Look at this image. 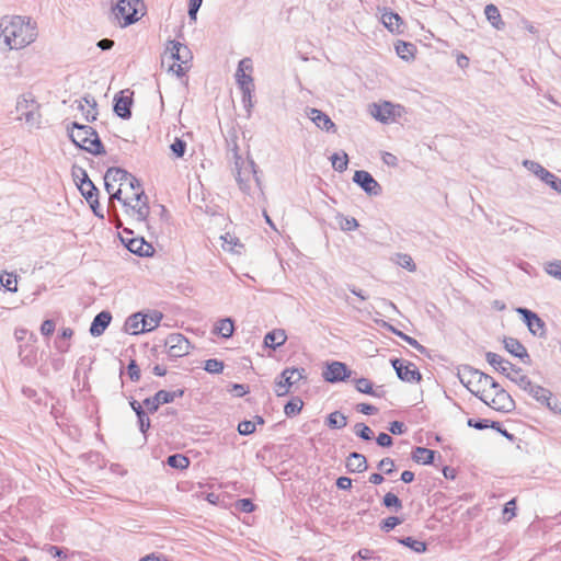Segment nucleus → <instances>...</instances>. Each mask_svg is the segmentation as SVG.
<instances>
[{
  "label": "nucleus",
  "instance_id": "nucleus-1",
  "mask_svg": "<svg viewBox=\"0 0 561 561\" xmlns=\"http://www.w3.org/2000/svg\"><path fill=\"white\" fill-rule=\"evenodd\" d=\"M37 36L36 26L30 18L5 15L0 19V49H22Z\"/></svg>",
  "mask_w": 561,
  "mask_h": 561
},
{
  "label": "nucleus",
  "instance_id": "nucleus-2",
  "mask_svg": "<svg viewBox=\"0 0 561 561\" xmlns=\"http://www.w3.org/2000/svg\"><path fill=\"white\" fill-rule=\"evenodd\" d=\"M67 130L71 141L79 148L94 156L106 153L98 133L91 126L73 122Z\"/></svg>",
  "mask_w": 561,
  "mask_h": 561
},
{
  "label": "nucleus",
  "instance_id": "nucleus-3",
  "mask_svg": "<svg viewBox=\"0 0 561 561\" xmlns=\"http://www.w3.org/2000/svg\"><path fill=\"white\" fill-rule=\"evenodd\" d=\"M457 376L460 382L481 401L486 396V389L495 385V380L490 375L469 365L460 366Z\"/></svg>",
  "mask_w": 561,
  "mask_h": 561
},
{
  "label": "nucleus",
  "instance_id": "nucleus-4",
  "mask_svg": "<svg viewBox=\"0 0 561 561\" xmlns=\"http://www.w3.org/2000/svg\"><path fill=\"white\" fill-rule=\"evenodd\" d=\"M16 118L24 121L32 128H39L42 115L39 104L31 93L21 95L15 105Z\"/></svg>",
  "mask_w": 561,
  "mask_h": 561
},
{
  "label": "nucleus",
  "instance_id": "nucleus-5",
  "mask_svg": "<svg viewBox=\"0 0 561 561\" xmlns=\"http://www.w3.org/2000/svg\"><path fill=\"white\" fill-rule=\"evenodd\" d=\"M172 59L174 62L170 66V70H172L178 77H182L185 75L186 69L184 66H186L192 60V53L190 48L178 42V41H169L164 50V56H168Z\"/></svg>",
  "mask_w": 561,
  "mask_h": 561
},
{
  "label": "nucleus",
  "instance_id": "nucleus-6",
  "mask_svg": "<svg viewBox=\"0 0 561 561\" xmlns=\"http://www.w3.org/2000/svg\"><path fill=\"white\" fill-rule=\"evenodd\" d=\"M145 8L142 0H119L113 8L115 18L123 20V26H128L140 19V11Z\"/></svg>",
  "mask_w": 561,
  "mask_h": 561
},
{
  "label": "nucleus",
  "instance_id": "nucleus-7",
  "mask_svg": "<svg viewBox=\"0 0 561 561\" xmlns=\"http://www.w3.org/2000/svg\"><path fill=\"white\" fill-rule=\"evenodd\" d=\"M490 389L494 391V396L489 399L486 394L484 400H482L488 407L503 413L512 412L515 409V401L497 381Z\"/></svg>",
  "mask_w": 561,
  "mask_h": 561
},
{
  "label": "nucleus",
  "instance_id": "nucleus-8",
  "mask_svg": "<svg viewBox=\"0 0 561 561\" xmlns=\"http://www.w3.org/2000/svg\"><path fill=\"white\" fill-rule=\"evenodd\" d=\"M255 163L253 160L244 161L241 156L238 154L237 150H234V170H236V180L239 184V187L247 192L250 188L249 182L251 176L255 179L259 183V178L256 176Z\"/></svg>",
  "mask_w": 561,
  "mask_h": 561
},
{
  "label": "nucleus",
  "instance_id": "nucleus-9",
  "mask_svg": "<svg viewBox=\"0 0 561 561\" xmlns=\"http://www.w3.org/2000/svg\"><path fill=\"white\" fill-rule=\"evenodd\" d=\"M306 378L305 368H285L275 380V393L284 397L289 393L290 387Z\"/></svg>",
  "mask_w": 561,
  "mask_h": 561
},
{
  "label": "nucleus",
  "instance_id": "nucleus-10",
  "mask_svg": "<svg viewBox=\"0 0 561 561\" xmlns=\"http://www.w3.org/2000/svg\"><path fill=\"white\" fill-rule=\"evenodd\" d=\"M516 312L522 317L529 332L540 339L547 336V327L545 321L534 311L519 307Z\"/></svg>",
  "mask_w": 561,
  "mask_h": 561
},
{
  "label": "nucleus",
  "instance_id": "nucleus-11",
  "mask_svg": "<svg viewBox=\"0 0 561 561\" xmlns=\"http://www.w3.org/2000/svg\"><path fill=\"white\" fill-rule=\"evenodd\" d=\"M168 347V355L172 358H179L190 353V341L181 333H171L164 342Z\"/></svg>",
  "mask_w": 561,
  "mask_h": 561
},
{
  "label": "nucleus",
  "instance_id": "nucleus-12",
  "mask_svg": "<svg viewBox=\"0 0 561 561\" xmlns=\"http://www.w3.org/2000/svg\"><path fill=\"white\" fill-rule=\"evenodd\" d=\"M184 394V390H159L153 397L146 398L144 400V405L148 409L150 413H154L161 404L171 403L175 400V398H181Z\"/></svg>",
  "mask_w": 561,
  "mask_h": 561
},
{
  "label": "nucleus",
  "instance_id": "nucleus-13",
  "mask_svg": "<svg viewBox=\"0 0 561 561\" xmlns=\"http://www.w3.org/2000/svg\"><path fill=\"white\" fill-rule=\"evenodd\" d=\"M353 182L369 196H379L382 193L381 185L367 171H355Z\"/></svg>",
  "mask_w": 561,
  "mask_h": 561
},
{
  "label": "nucleus",
  "instance_id": "nucleus-14",
  "mask_svg": "<svg viewBox=\"0 0 561 561\" xmlns=\"http://www.w3.org/2000/svg\"><path fill=\"white\" fill-rule=\"evenodd\" d=\"M352 375V370L342 362H332L327 365L322 371V377L327 382L336 383L344 381Z\"/></svg>",
  "mask_w": 561,
  "mask_h": 561
},
{
  "label": "nucleus",
  "instance_id": "nucleus-15",
  "mask_svg": "<svg viewBox=\"0 0 561 561\" xmlns=\"http://www.w3.org/2000/svg\"><path fill=\"white\" fill-rule=\"evenodd\" d=\"M391 365L394 368L397 376L400 380L405 382H417L422 376L417 368L412 363L404 364L399 358L391 359Z\"/></svg>",
  "mask_w": 561,
  "mask_h": 561
},
{
  "label": "nucleus",
  "instance_id": "nucleus-16",
  "mask_svg": "<svg viewBox=\"0 0 561 561\" xmlns=\"http://www.w3.org/2000/svg\"><path fill=\"white\" fill-rule=\"evenodd\" d=\"M402 107L394 105L390 102H383L381 104H373L371 115L381 123H389L393 121L396 116H399Z\"/></svg>",
  "mask_w": 561,
  "mask_h": 561
},
{
  "label": "nucleus",
  "instance_id": "nucleus-17",
  "mask_svg": "<svg viewBox=\"0 0 561 561\" xmlns=\"http://www.w3.org/2000/svg\"><path fill=\"white\" fill-rule=\"evenodd\" d=\"M524 391L528 392L536 401L540 402L541 404H545L550 410L556 411L557 409V401L554 404L551 403L552 399V392L539 385H534L531 380L529 381V386L524 389Z\"/></svg>",
  "mask_w": 561,
  "mask_h": 561
},
{
  "label": "nucleus",
  "instance_id": "nucleus-18",
  "mask_svg": "<svg viewBox=\"0 0 561 561\" xmlns=\"http://www.w3.org/2000/svg\"><path fill=\"white\" fill-rule=\"evenodd\" d=\"M485 359L495 370H497L499 373H501L505 376H506V374L510 373L508 370L516 373V374L522 371V368H519V367L515 366L514 364H512L511 362L504 359L502 356H500L496 353L486 352Z\"/></svg>",
  "mask_w": 561,
  "mask_h": 561
},
{
  "label": "nucleus",
  "instance_id": "nucleus-19",
  "mask_svg": "<svg viewBox=\"0 0 561 561\" xmlns=\"http://www.w3.org/2000/svg\"><path fill=\"white\" fill-rule=\"evenodd\" d=\"M307 116L314 123L317 127L325 131H336V126L332 119L322 111L313 107L306 108Z\"/></svg>",
  "mask_w": 561,
  "mask_h": 561
},
{
  "label": "nucleus",
  "instance_id": "nucleus-20",
  "mask_svg": "<svg viewBox=\"0 0 561 561\" xmlns=\"http://www.w3.org/2000/svg\"><path fill=\"white\" fill-rule=\"evenodd\" d=\"M127 250L139 256H151L154 249L150 243H147L144 238L122 239Z\"/></svg>",
  "mask_w": 561,
  "mask_h": 561
},
{
  "label": "nucleus",
  "instance_id": "nucleus-21",
  "mask_svg": "<svg viewBox=\"0 0 561 561\" xmlns=\"http://www.w3.org/2000/svg\"><path fill=\"white\" fill-rule=\"evenodd\" d=\"M77 108L82 112L87 122H94L98 117L96 101L91 95H85L81 100L75 101Z\"/></svg>",
  "mask_w": 561,
  "mask_h": 561
},
{
  "label": "nucleus",
  "instance_id": "nucleus-22",
  "mask_svg": "<svg viewBox=\"0 0 561 561\" xmlns=\"http://www.w3.org/2000/svg\"><path fill=\"white\" fill-rule=\"evenodd\" d=\"M504 348L513 356L518 357L524 363H529L530 357L526 347L515 337H504Z\"/></svg>",
  "mask_w": 561,
  "mask_h": 561
},
{
  "label": "nucleus",
  "instance_id": "nucleus-23",
  "mask_svg": "<svg viewBox=\"0 0 561 561\" xmlns=\"http://www.w3.org/2000/svg\"><path fill=\"white\" fill-rule=\"evenodd\" d=\"M111 321H112L111 312H108V311L99 312L94 317V319L90 325V330H89L90 334L95 337L102 335L104 333V331L106 330V328L110 325Z\"/></svg>",
  "mask_w": 561,
  "mask_h": 561
},
{
  "label": "nucleus",
  "instance_id": "nucleus-24",
  "mask_svg": "<svg viewBox=\"0 0 561 561\" xmlns=\"http://www.w3.org/2000/svg\"><path fill=\"white\" fill-rule=\"evenodd\" d=\"M114 101H115V103H114L115 114L123 119L130 118V116H131L130 108L133 105L131 96L123 95V92H122L121 95L115 96Z\"/></svg>",
  "mask_w": 561,
  "mask_h": 561
},
{
  "label": "nucleus",
  "instance_id": "nucleus-25",
  "mask_svg": "<svg viewBox=\"0 0 561 561\" xmlns=\"http://www.w3.org/2000/svg\"><path fill=\"white\" fill-rule=\"evenodd\" d=\"M136 204L131 205L129 203L128 206L136 213L138 220H146L149 215V206L147 204V196L142 190L135 193Z\"/></svg>",
  "mask_w": 561,
  "mask_h": 561
},
{
  "label": "nucleus",
  "instance_id": "nucleus-26",
  "mask_svg": "<svg viewBox=\"0 0 561 561\" xmlns=\"http://www.w3.org/2000/svg\"><path fill=\"white\" fill-rule=\"evenodd\" d=\"M346 469L350 472H364L367 470V459L364 455L353 451L346 459Z\"/></svg>",
  "mask_w": 561,
  "mask_h": 561
},
{
  "label": "nucleus",
  "instance_id": "nucleus-27",
  "mask_svg": "<svg viewBox=\"0 0 561 561\" xmlns=\"http://www.w3.org/2000/svg\"><path fill=\"white\" fill-rule=\"evenodd\" d=\"M104 181L118 182L122 186L126 181H136V178L122 168H108L104 175Z\"/></svg>",
  "mask_w": 561,
  "mask_h": 561
},
{
  "label": "nucleus",
  "instance_id": "nucleus-28",
  "mask_svg": "<svg viewBox=\"0 0 561 561\" xmlns=\"http://www.w3.org/2000/svg\"><path fill=\"white\" fill-rule=\"evenodd\" d=\"M287 340V335L285 333V330L283 329H275L268 332L264 337V345L266 347L276 350L277 347L285 344Z\"/></svg>",
  "mask_w": 561,
  "mask_h": 561
},
{
  "label": "nucleus",
  "instance_id": "nucleus-29",
  "mask_svg": "<svg viewBox=\"0 0 561 561\" xmlns=\"http://www.w3.org/2000/svg\"><path fill=\"white\" fill-rule=\"evenodd\" d=\"M484 14L486 20L492 24L493 27L496 30H503L505 26V23L503 22L501 18L500 10L496 5L490 3L486 4L484 8Z\"/></svg>",
  "mask_w": 561,
  "mask_h": 561
},
{
  "label": "nucleus",
  "instance_id": "nucleus-30",
  "mask_svg": "<svg viewBox=\"0 0 561 561\" xmlns=\"http://www.w3.org/2000/svg\"><path fill=\"white\" fill-rule=\"evenodd\" d=\"M234 331V322L231 318L220 319L216 322L213 332L221 337L228 339L232 336Z\"/></svg>",
  "mask_w": 561,
  "mask_h": 561
},
{
  "label": "nucleus",
  "instance_id": "nucleus-31",
  "mask_svg": "<svg viewBox=\"0 0 561 561\" xmlns=\"http://www.w3.org/2000/svg\"><path fill=\"white\" fill-rule=\"evenodd\" d=\"M435 451L425 447H415L412 451V459L422 465H431L434 461Z\"/></svg>",
  "mask_w": 561,
  "mask_h": 561
},
{
  "label": "nucleus",
  "instance_id": "nucleus-32",
  "mask_svg": "<svg viewBox=\"0 0 561 561\" xmlns=\"http://www.w3.org/2000/svg\"><path fill=\"white\" fill-rule=\"evenodd\" d=\"M142 325V313L136 312L131 316H129L125 322V330L126 332L130 334H139L144 333V330H141Z\"/></svg>",
  "mask_w": 561,
  "mask_h": 561
},
{
  "label": "nucleus",
  "instance_id": "nucleus-33",
  "mask_svg": "<svg viewBox=\"0 0 561 561\" xmlns=\"http://www.w3.org/2000/svg\"><path fill=\"white\" fill-rule=\"evenodd\" d=\"M381 22L389 31L399 32V28L402 24V19L398 13L389 11L382 13Z\"/></svg>",
  "mask_w": 561,
  "mask_h": 561
},
{
  "label": "nucleus",
  "instance_id": "nucleus-34",
  "mask_svg": "<svg viewBox=\"0 0 561 561\" xmlns=\"http://www.w3.org/2000/svg\"><path fill=\"white\" fill-rule=\"evenodd\" d=\"M385 328L396 334L397 336L401 337L403 341H405L408 344H410L412 347L416 348L420 353L424 354L426 353V347L420 344L414 337H411L407 335L405 333L401 332L400 330L396 329L393 325L385 323Z\"/></svg>",
  "mask_w": 561,
  "mask_h": 561
},
{
  "label": "nucleus",
  "instance_id": "nucleus-35",
  "mask_svg": "<svg viewBox=\"0 0 561 561\" xmlns=\"http://www.w3.org/2000/svg\"><path fill=\"white\" fill-rule=\"evenodd\" d=\"M161 319L162 313L159 311H153L150 314H142L141 330H144V332L154 330L159 325Z\"/></svg>",
  "mask_w": 561,
  "mask_h": 561
},
{
  "label": "nucleus",
  "instance_id": "nucleus-36",
  "mask_svg": "<svg viewBox=\"0 0 561 561\" xmlns=\"http://www.w3.org/2000/svg\"><path fill=\"white\" fill-rule=\"evenodd\" d=\"M325 423L330 428L341 430L347 425V417L340 411H334L328 415Z\"/></svg>",
  "mask_w": 561,
  "mask_h": 561
},
{
  "label": "nucleus",
  "instance_id": "nucleus-37",
  "mask_svg": "<svg viewBox=\"0 0 561 561\" xmlns=\"http://www.w3.org/2000/svg\"><path fill=\"white\" fill-rule=\"evenodd\" d=\"M415 49V45H413L412 43L398 41V43L396 44V51L398 56L404 60H410L411 58H413Z\"/></svg>",
  "mask_w": 561,
  "mask_h": 561
},
{
  "label": "nucleus",
  "instance_id": "nucleus-38",
  "mask_svg": "<svg viewBox=\"0 0 561 561\" xmlns=\"http://www.w3.org/2000/svg\"><path fill=\"white\" fill-rule=\"evenodd\" d=\"M236 80L242 92L249 94V90H254L253 78L250 73L236 72Z\"/></svg>",
  "mask_w": 561,
  "mask_h": 561
},
{
  "label": "nucleus",
  "instance_id": "nucleus-39",
  "mask_svg": "<svg viewBox=\"0 0 561 561\" xmlns=\"http://www.w3.org/2000/svg\"><path fill=\"white\" fill-rule=\"evenodd\" d=\"M304 407V402L299 397H295L291 400H289L285 407H284V413L288 417H293L300 413L301 409Z\"/></svg>",
  "mask_w": 561,
  "mask_h": 561
},
{
  "label": "nucleus",
  "instance_id": "nucleus-40",
  "mask_svg": "<svg viewBox=\"0 0 561 561\" xmlns=\"http://www.w3.org/2000/svg\"><path fill=\"white\" fill-rule=\"evenodd\" d=\"M167 463L174 469H186L190 466V459L182 454H174L168 457Z\"/></svg>",
  "mask_w": 561,
  "mask_h": 561
},
{
  "label": "nucleus",
  "instance_id": "nucleus-41",
  "mask_svg": "<svg viewBox=\"0 0 561 561\" xmlns=\"http://www.w3.org/2000/svg\"><path fill=\"white\" fill-rule=\"evenodd\" d=\"M331 161L335 171L343 172L347 169L348 156L344 151H342V153L335 152L331 156Z\"/></svg>",
  "mask_w": 561,
  "mask_h": 561
},
{
  "label": "nucleus",
  "instance_id": "nucleus-42",
  "mask_svg": "<svg viewBox=\"0 0 561 561\" xmlns=\"http://www.w3.org/2000/svg\"><path fill=\"white\" fill-rule=\"evenodd\" d=\"M78 188L87 202L94 197H99V190L92 181L83 182V184H78Z\"/></svg>",
  "mask_w": 561,
  "mask_h": 561
},
{
  "label": "nucleus",
  "instance_id": "nucleus-43",
  "mask_svg": "<svg viewBox=\"0 0 561 561\" xmlns=\"http://www.w3.org/2000/svg\"><path fill=\"white\" fill-rule=\"evenodd\" d=\"M398 541L417 553L426 551V543L424 541L414 539L413 537H404L402 539H398Z\"/></svg>",
  "mask_w": 561,
  "mask_h": 561
},
{
  "label": "nucleus",
  "instance_id": "nucleus-44",
  "mask_svg": "<svg viewBox=\"0 0 561 561\" xmlns=\"http://www.w3.org/2000/svg\"><path fill=\"white\" fill-rule=\"evenodd\" d=\"M0 284L11 293H15L18 290L16 275L12 273L0 274Z\"/></svg>",
  "mask_w": 561,
  "mask_h": 561
},
{
  "label": "nucleus",
  "instance_id": "nucleus-45",
  "mask_svg": "<svg viewBox=\"0 0 561 561\" xmlns=\"http://www.w3.org/2000/svg\"><path fill=\"white\" fill-rule=\"evenodd\" d=\"M382 504L387 508H394L396 512L402 508V501L393 493L388 492L383 499Z\"/></svg>",
  "mask_w": 561,
  "mask_h": 561
},
{
  "label": "nucleus",
  "instance_id": "nucleus-46",
  "mask_svg": "<svg viewBox=\"0 0 561 561\" xmlns=\"http://www.w3.org/2000/svg\"><path fill=\"white\" fill-rule=\"evenodd\" d=\"M224 363L216 358H210L205 362L204 369L209 374H220L224 370Z\"/></svg>",
  "mask_w": 561,
  "mask_h": 561
},
{
  "label": "nucleus",
  "instance_id": "nucleus-47",
  "mask_svg": "<svg viewBox=\"0 0 561 561\" xmlns=\"http://www.w3.org/2000/svg\"><path fill=\"white\" fill-rule=\"evenodd\" d=\"M354 433L364 440H370L374 436L370 427L364 423H356L354 426Z\"/></svg>",
  "mask_w": 561,
  "mask_h": 561
},
{
  "label": "nucleus",
  "instance_id": "nucleus-48",
  "mask_svg": "<svg viewBox=\"0 0 561 561\" xmlns=\"http://www.w3.org/2000/svg\"><path fill=\"white\" fill-rule=\"evenodd\" d=\"M506 377L523 390L529 386L530 379L526 375H520V373L516 374L512 371L506 374Z\"/></svg>",
  "mask_w": 561,
  "mask_h": 561
},
{
  "label": "nucleus",
  "instance_id": "nucleus-49",
  "mask_svg": "<svg viewBox=\"0 0 561 561\" xmlns=\"http://www.w3.org/2000/svg\"><path fill=\"white\" fill-rule=\"evenodd\" d=\"M402 523L403 518L398 516H389L380 523V529L388 533Z\"/></svg>",
  "mask_w": 561,
  "mask_h": 561
},
{
  "label": "nucleus",
  "instance_id": "nucleus-50",
  "mask_svg": "<svg viewBox=\"0 0 561 561\" xmlns=\"http://www.w3.org/2000/svg\"><path fill=\"white\" fill-rule=\"evenodd\" d=\"M72 176H73V180L76 182V184H83V182H89L91 181L87 171L81 168V167H78V165H73L72 167Z\"/></svg>",
  "mask_w": 561,
  "mask_h": 561
},
{
  "label": "nucleus",
  "instance_id": "nucleus-51",
  "mask_svg": "<svg viewBox=\"0 0 561 561\" xmlns=\"http://www.w3.org/2000/svg\"><path fill=\"white\" fill-rule=\"evenodd\" d=\"M356 390L360 393L369 394L373 393V383L367 378H358L355 380Z\"/></svg>",
  "mask_w": 561,
  "mask_h": 561
},
{
  "label": "nucleus",
  "instance_id": "nucleus-52",
  "mask_svg": "<svg viewBox=\"0 0 561 561\" xmlns=\"http://www.w3.org/2000/svg\"><path fill=\"white\" fill-rule=\"evenodd\" d=\"M170 148L176 158H182L186 150V142L181 138H175Z\"/></svg>",
  "mask_w": 561,
  "mask_h": 561
},
{
  "label": "nucleus",
  "instance_id": "nucleus-53",
  "mask_svg": "<svg viewBox=\"0 0 561 561\" xmlns=\"http://www.w3.org/2000/svg\"><path fill=\"white\" fill-rule=\"evenodd\" d=\"M234 506L243 513H252L255 510V505L250 499H240L236 502Z\"/></svg>",
  "mask_w": 561,
  "mask_h": 561
},
{
  "label": "nucleus",
  "instance_id": "nucleus-54",
  "mask_svg": "<svg viewBox=\"0 0 561 561\" xmlns=\"http://www.w3.org/2000/svg\"><path fill=\"white\" fill-rule=\"evenodd\" d=\"M546 272L554 277L561 280V261H553L547 264Z\"/></svg>",
  "mask_w": 561,
  "mask_h": 561
},
{
  "label": "nucleus",
  "instance_id": "nucleus-55",
  "mask_svg": "<svg viewBox=\"0 0 561 561\" xmlns=\"http://www.w3.org/2000/svg\"><path fill=\"white\" fill-rule=\"evenodd\" d=\"M240 435L247 436L255 432V423L252 421H242L238 424Z\"/></svg>",
  "mask_w": 561,
  "mask_h": 561
},
{
  "label": "nucleus",
  "instance_id": "nucleus-56",
  "mask_svg": "<svg viewBox=\"0 0 561 561\" xmlns=\"http://www.w3.org/2000/svg\"><path fill=\"white\" fill-rule=\"evenodd\" d=\"M127 374L131 381L136 382L140 379V368L135 359H131L127 366Z\"/></svg>",
  "mask_w": 561,
  "mask_h": 561
},
{
  "label": "nucleus",
  "instance_id": "nucleus-57",
  "mask_svg": "<svg viewBox=\"0 0 561 561\" xmlns=\"http://www.w3.org/2000/svg\"><path fill=\"white\" fill-rule=\"evenodd\" d=\"M398 264L403 268H407L411 272L415 271L416 266L409 254H398Z\"/></svg>",
  "mask_w": 561,
  "mask_h": 561
},
{
  "label": "nucleus",
  "instance_id": "nucleus-58",
  "mask_svg": "<svg viewBox=\"0 0 561 561\" xmlns=\"http://www.w3.org/2000/svg\"><path fill=\"white\" fill-rule=\"evenodd\" d=\"M377 468L386 474H391L394 470V461L391 458H383L379 461Z\"/></svg>",
  "mask_w": 561,
  "mask_h": 561
},
{
  "label": "nucleus",
  "instance_id": "nucleus-59",
  "mask_svg": "<svg viewBox=\"0 0 561 561\" xmlns=\"http://www.w3.org/2000/svg\"><path fill=\"white\" fill-rule=\"evenodd\" d=\"M524 165L529 170L531 171L533 173H535L538 178L540 175H542V173L547 170L545 169L541 164L535 162V161H530V160H525L524 161Z\"/></svg>",
  "mask_w": 561,
  "mask_h": 561
},
{
  "label": "nucleus",
  "instance_id": "nucleus-60",
  "mask_svg": "<svg viewBox=\"0 0 561 561\" xmlns=\"http://www.w3.org/2000/svg\"><path fill=\"white\" fill-rule=\"evenodd\" d=\"M467 424L468 426L480 431L489 428V420L486 419H469Z\"/></svg>",
  "mask_w": 561,
  "mask_h": 561
},
{
  "label": "nucleus",
  "instance_id": "nucleus-61",
  "mask_svg": "<svg viewBox=\"0 0 561 561\" xmlns=\"http://www.w3.org/2000/svg\"><path fill=\"white\" fill-rule=\"evenodd\" d=\"M139 430L142 434H146L147 431L150 428V419L146 414V412H141L139 415H137Z\"/></svg>",
  "mask_w": 561,
  "mask_h": 561
},
{
  "label": "nucleus",
  "instance_id": "nucleus-62",
  "mask_svg": "<svg viewBox=\"0 0 561 561\" xmlns=\"http://www.w3.org/2000/svg\"><path fill=\"white\" fill-rule=\"evenodd\" d=\"M341 229L344 231H352L358 227V222L355 218H346L344 217L340 222Z\"/></svg>",
  "mask_w": 561,
  "mask_h": 561
},
{
  "label": "nucleus",
  "instance_id": "nucleus-63",
  "mask_svg": "<svg viewBox=\"0 0 561 561\" xmlns=\"http://www.w3.org/2000/svg\"><path fill=\"white\" fill-rule=\"evenodd\" d=\"M55 322L53 320H45L43 321L42 325H41V333L44 335V336H49L54 333L55 331Z\"/></svg>",
  "mask_w": 561,
  "mask_h": 561
},
{
  "label": "nucleus",
  "instance_id": "nucleus-64",
  "mask_svg": "<svg viewBox=\"0 0 561 561\" xmlns=\"http://www.w3.org/2000/svg\"><path fill=\"white\" fill-rule=\"evenodd\" d=\"M515 510H516V500L512 499L508 501L503 510V514L507 516V520L512 519L515 516Z\"/></svg>",
  "mask_w": 561,
  "mask_h": 561
}]
</instances>
